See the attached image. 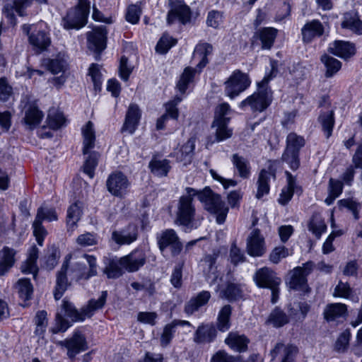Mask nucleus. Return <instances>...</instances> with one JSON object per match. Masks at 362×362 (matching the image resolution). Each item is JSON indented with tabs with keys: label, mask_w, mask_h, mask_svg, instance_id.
<instances>
[{
	"label": "nucleus",
	"mask_w": 362,
	"mask_h": 362,
	"mask_svg": "<svg viewBox=\"0 0 362 362\" xmlns=\"http://www.w3.org/2000/svg\"><path fill=\"white\" fill-rule=\"evenodd\" d=\"M186 194L182 195L177 203L175 223L182 226L184 231L189 233L197 229L200 225V218L197 217L196 208L193 203L194 197L197 190L192 187H186Z\"/></svg>",
	"instance_id": "1"
},
{
	"label": "nucleus",
	"mask_w": 362,
	"mask_h": 362,
	"mask_svg": "<svg viewBox=\"0 0 362 362\" xmlns=\"http://www.w3.org/2000/svg\"><path fill=\"white\" fill-rule=\"evenodd\" d=\"M277 72V62L271 61L270 73L257 83V90L240 103V107L243 109L249 106L252 112H262L265 110L272 101V91L268 87V83L276 76Z\"/></svg>",
	"instance_id": "2"
},
{
	"label": "nucleus",
	"mask_w": 362,
	"mask_h": 362,
	"mask_svg": "<svg viewBox=\"0 0 362 362\" xmlns=\"http://www.w3.org/2000/svg\"><path fill=\"white\" fill-rule=\"evenodd\" d=\"M73 262H69L71 265L70 272L72 279L78 281H88L91 277L98 274V265L95 257L87 254L81 255H71Z\"/></svg>",
	"instance_id": "3"
},
{
	"label": "nucleus",
	"mask_w": 362,
	"mask_h": 362,
	"mask_svg": "<svg viewBox=\"0 0 362 362\" xmlns=\"http://www.w3.org/2000/svg\"><path fill=\"white\" fill-rule=\"evenodd\" d=\"M197 196L203 204L204 209L216 216V222L218 224L223 223L228 212V208L221 199V196L214 193L209 187H205L202 191L197 190Z\"/></svg>",
	"instance_id": "4"
},
{
	"label": "nucleus",
	"mask_w": 362,
	"mask_h": 362,
	"mask_svg": "<svg viewBox=\"0 0 362 362\" xmlns=\"http://www.w3.org/2000/svg\"><path fill=\"white\" fill-rule=\"evenodd\" d=\"M107 297V292L106 291H103L98 300H90L88 305L83 308L81 311L76 310L71 303L64 300L62 310L64 311V315L71 318L73 322L83 321L86 318L93 316L96 310L104 306Z\"/></svg>",
	"instance_id": "5"
},
{
	"label": "nucleus",
	"mask_w": 362,
	"mask_h": 362,
	"mask_svg": "<svg viewBox=\"0 0 362 362\" xmlns=\"http://www.w3.org/2000/svg\"><path fill=\"white\" fill-rule=\"evenodd\" d=\"M90 2L88 0H79L78 4L70 9L62 19L66 29H79L87 23L90 12Z\"/></svg>",
	"instance_id": "6"
},
{
	"label": "nucleus",
	"mask_w": 362,
	"mask_h": 362,
	"mask_svg": "<svg viewBox=\"0 0 362 362\" xmlns=\"http://www.w3.org/2000/svg\"><path fill=\"white\" fill-rule=\"evenodd\" d=\"M314 263L308 261L301 267H296L288 274L287 284L293 290L300 291L305 293L310 292V288L308 285L307 276L312 272Z\"/></svg>",
	"instance_id": "7"
},
{
	"label": "nucleus",
	"mask_w": 362,
	"mask_h": 362,
	"mask_svg": "<svg viewBox=\"0 0 362 362\" xmlns=\"http://www.w3.org/2000/svg\"><path fill=\"white\" fill-rule=\"evenodd\" d=\"M250 83L248 75L237 69L224 83L225 93L230 99H233L245 90L250 86Z\"/></svg>",
	"instance_id": "8"
},
{
	"label": "nucleus",
	"mask_w": 362,
	"mask_h": 362,
	"mask_svg": "<svg viewBox=\"0 0 362 362\" xmlns=\"http://www.w3.org/2000/svg\"><path fill=\"white\" fill-rule=\"evenodd\" d=\"M23 33L28 37L29 43L33 49L42 52L47 49L51 44V39L49 33L43 30H37L34 25L24 24L22 26Z\"/></svg>",
	"instance_id": "9"
},
{
	"label": "nucleus",
	"mask_w": 362,
	"mask_h": 362,
	"mask_svg": "<svg viewBox=\"0 0 362 362\" xmlns=\"http://www.w3.org/2000/svg\"><path fill=\"white\" fill-rule=\"evenodd\" d=\"M57 214L54 208L47 206L38 208L35 219L33 223V234L40 245H42L44 238L47 235V230L42 226V221H57Z\"/></svg>",
	"instance_id": "10"
},
{
	"label": "nucleus",
	"mask_w": 362,
	"mask_h": 362,
	"mask_svg": "<svg viewBox=\"0 0 362 362\" xmlns=\"http://www.w3.org/2000/svg\"><path fill=\"white\" fill-rule=\"evenodd\" d=\"M158 245L159 250L163 252L164 250L170 247L172 257L179 255L182 250V243L177 233L173 229H166L157 236Z\"/></svg>",
	"instance_id": "11"
},
{
	"label": "nucleus",
	"mask_w": 362,
	"mask_h": 362,
	"mask_svg": "<svg viewBox=\"0 0 362 362\" xmlns=\"http://www.w3.org/2000/svg\"><path fill=\"white\" fill-rule=\"evenodd\" d=\"M169 4L171 7L167 16V22L169 25L173 23L176 19L183 25L190 22L192 11L183 0H169Z\"/></svg>",
	"instance_id": "12"
},
{
	"label": "nucleus",
	"mask_w": 362,
	"mask_h": 362,
	"mask_svg": "<svg viewBox=\"0 0 362 362\" xmlns=\"http://www.w3.org/2000/svg\"><path fill=\"white\" fill-rule=\"evenodd\" d=\"M58 344L67 349V356L71 359L88 349L85 336L78 330L74 332L71 337L59 341Z\"/></svg>",
	"instance_id": "13"
},
{
	"label": "nucleus",
	"mask_w": 362,
	"mask_h": 362,
	"mask_svg": "<svg viewBox=\"0 0 362 362\" xmlns=\"http://www.w3.org/2000/svg\"><path fill=\"white\" fill-rule=\"evenodd\" d=\"M106 185L111 194L122 197L127 193L130 183L126 175L121 172H116L109 175Z\"/></svg>",
	"instance_id": "14"
},
{
	"label": "nucleus",
	"mask_w": 362,
	"mask_h": 362,
	"mask_svg": "<svg viewBox=\"0 0 362 362\" xmlns=\"http://www.w3.org/2000/svg\"><path fill=\"white\" fill-rule=\"evenodd\" d=\"M247 252L252 257H261L266 252L264 238L259 229H254L247 238Z\"/></svg>",
	"instance_id": "15"
},
{
	"label": "nucleus",
	"mask_w": 362,
	"mask_h": 362,
	"mask_svg": "<svg viewBox=\"0 0 362 362\" xmlns=\"http://www.w3.org/2000/svg\"><path fill=\"white\" fill-rule=\"evenodd\" d=\"M71 258V254L66 256L60 270L57 274L56 286L54 292V296L57 300L62 297L64 293L71 285L67 278V271L69 267Z\"/></svg>",
	"instance_id": "16"
},
{
	"label": "nucleus",
	"mask_w": 362,
	"mask_h": 362,
	"mask_svg": "<svg viewBox=\"0 0 362 362\" xmlns=\"http://www.w3.org/2000/svg\"><path fill=\"white\" fill-rule=\"evenodd\" d=\"M88 47L96 52H100L106 47V27L101 25L93 28L87 33Z\"/></svg>",
	"instance_id": "17"
},
{
	"label": "nucleus",
	"mask_w": 362,
	"mask_h": 362,
	"mask_svg": "<svg viewBox=\"0 0 362 362\" xmlns=\"http://www.w3.org/2000/svg\"><path fill=\"white\" fill-rule=\"evenodd\" d=\"M146 261L145 252L141 250H134L122 257L123 267L129 272H135L143 267Z\"/></svg>",
	"instance_id": "18"
},
{
	"label": "nucleus",
	"mask_w": 362,
	"mask_h": 362,
	"mask_svg": "<svg viewBox=\"0 0 362 362\" xmlns=\"http://www.w3.org/2000/svg\"><path fill=\"white\" fill-rule=\"evenodd\" d=\"M254 279L259 287L269 288L279 286L281 279L272 269L264 267L257 271Z\"/></svg>",
	"instance_id": "19"
},
{
	"label": "nucleus",
	"mask_w": 362,
	"mask_h": 362,
	"mask_svg": "<svg viewBox=\"0 0 362 362\" xmlns=\"http://www.w3.org/2000/svg\"><path fill=\"white\" fill-rule=\"evenodd\" d=\"M325 32L322 23L318 20L307 22L301 29L303 41L305 43L311 42L315 37H321Z\"/></svg>",
	"instance_id": "20"
},
{
	"label": "nucleus",
	"mask_w": 362,
	"mask_h": 362,
	"mask_svg": "<svg viewBox=\"0 0 362 362\" xmlns=\"http://www.w3.org/2000/svg\"><path fill=\"white\" fill-rule=\"evenodd\" d=\"M277 33L278 30L274 28H260L254 33L252 45L254 44V40H259L262 49H270L274 43Z\"/></svg>",
	"instance_id": "21"
},
{
	"label": "nucleus",
	"mask_w": 362,
	"mask_h": 362,
	"mask_svg": "<svg viewBox=\"0 0 362 362\" xmlns=\"http://www.w3.org/2000/svg\"><path fill=\"white\" fill-rule=\"evenodd\" d=\"M138 237V228L136 225L129 224L119 231L115 230L112 233V239L118 245H129Z\"/></svg>",
	"instance_id": "22"
},
{
	"label": "nucleus",
	"mask_w": 362,
	"mask_h": 362,
	"mask_svg": "<svg viewBox=\"0 0 362 362\" xmlns=\"http://www.w3.org/2000/svg\"><path fill=\"white\" fill-rule=\"evenodd\" d=\"M216 328L213 324H202L194 332L193 339L197 344H209L216 339Z\"/></svg>",
	"instance_id": "23"
},
{
	"label": "nucleus",
	"mask_w": 362,
	"mask_h": 362,
	"mask_svg": "<svg viewBox=\"0 0 362 362\" xmlns=\"http://www.w3.org/2000/svg\"><path fill=\"white\" fill-rule=\"evenodd\" d=\"M211 298V293L207 291L199 292L196 296L191 298L184 307V312L191 315L198 311L200 308L206 305Z\"/></svg>",
	"instance_id": "24"
},
{
	"label": "nucleus",
	"mask_w": 362,
	"mask_h": 362,
	"mask_svg": "<svg viewBox=\"0 0 362 362\" xmlns=\"http://www.w3.org/2000/svg\"><path fill=\"white\" fill-rule=\"evenodd\" d=\"M140 117L141 112L138 105L135 104L130 105L126 113L122 131L133 134L138 126Z\"/></svg>",
	"instance_id": "25"
},
{
	"label": "nucleus",
	"mask_w": 362,
	"mask_h": 362,
	"mask_svg": "<svg viewBox=\"0 0 362 362\" xmlns=\"http://www.w3.org/2000/svg\"><path fill=\"white\" fill-rule=\"evenodd\" d=\"M16 253V250L7 246L0 250V276L6 274L13 267Z\"/></svg>",
	"instance_id": "26"
},
{
	"label": "nucleus",
	"mask_w": 362,
	"mask_h": 362,
	"mask_svg": "<svg viewBox=\"0 0 362 362\" xmlns=\"http://www.w3.org/2000/svg\"><path fill=\"white\" fill-rule=\"evenodd\" d=\"M328 51L341 58L348 59L354 55L355 47L349 42L336 40L330 45Z\"/></svg>",
	"instance_id": "27"
},
{
	"label": "nucleus",
	"mask_w": 362,
	"mask_h": 362,
	"mask_svg": "<svg viewBox=\"0 0 362 362\" xmlns=\"http://www.w3.org/2000/svg\"><path fill=\"white\" fill-rule=\"evenodd\" d=\"M283 350V357L281 362H294L295 358L298 352V349L293 344L284 345L283 343H277L274 348L271 351L272 359H274L280 351Z\"/></svg>",
	"instance_id": "28"
},
{
	"label": "nucleus",
	"mask_w": 362,
	"mask_h": 362,
	"mask_svg": "<svg viewBox=\"0 0 362 362\" xmlns=\"http://www.w3.org/2000/svg\"><path fill=\"white\" fill-rule=\"evenodd\" d=\"M271 178H273L274 180L276 179V174L274 171H268L264 169L260 171L257 182V199H259L263 196L269 194L270 189L269 181Z\"/></svg>",
	"instance_id": "29"
},
{
	"label": "nucleus",
	"mask_w": 362,
	"mask_h": 362,
	"mask_svg": "<svg viewBox=\"0 0 362 362\" xmlns=\"http://www.w3.org/2000/svg\"><path fill=\"white\" fill-rule=\"evenodd\" d=\"M39 250L36 246H33L28 252L27 259L21 264V269L24 274H33L35 279L37 276L38 267L37 266V259L38 258Z\"/></svg>",
	"instance_id": "30"
},
{
	"label": "nucleus",
	"mask_w": 362,
	"mask_h": 362,
	"mask_svg": "<svg viewBox=\"0 0 362 362\" xmlns=\"http://www.w3.org/2000/svg\"><path fill=\"white\" fill-rule=\"evenodd\" d=\"M225 343L233 350L243 352L247 350L249 339L243 334L230 332L225 339Z\"/></svg>",
	"instance_id": "31"
},
{
	"label": "nucleus",
	"mask_w": 362,
	"mask_h": 362,
	"mask_svg": "<svg viewBox=\"0 0 362 362\" xmlns=\"http://www.w3.org/2000/svg\"><path fill=\"white\" fill-rule=\"evenodd\" d=\"M232 163L238 173L243 179H247L251 174V167L248 160L238 153L233 154Z\"/></svg>",
	"instance_id": "32"
},
{
	"label": "nucleus",
	"mask_w": 362,
	"mask_h": 362,
	"mask_svg": "<svg viewBox=\"0 0 362 362\" xmlns=\"http://www.w3.org/2000/svg\"><path fill=\"white\" fill-rule=\"evenodd\" d=\"M195 148V140L190 138L180 148L174 152V156L177 160L183 162L185 165L191 162L192 153Z\"/></svg>",
	"instance_id": "33"
},
{
	"label": "nucleus",
	"mask_w": 362,
	"mask_h": 362,
	"mask_svg": "<svg viewBox=\"0 0 362 362\" xmlns=\"http://www.w3.org/2000/svg\"><path fill=\"white\" fill-rule=\"evenodd\" d=\"M285 174L287 179V186L282 189L278 199L279 203L283 206L288 203L293 197L295 189H298L296 178L288 171H286Z\"/></svg>",
	"instance_id": "34"
},
{
	"label": "nucleus",
	"mask_w": 362,
	"mask_h": 362,
	"mask_svg": "<svg viewBox=\"0 0 362 362\" xmlns=\"http://www.w3.org/2000/svg\"><path fill=\"white\" fill-rule=\"evenodd\" d=\"M309 310L310 305L307 303H293V304H290L288 307V316L296 322L303 321L305 318Z\"/></svg>",
	"instance_id": "35"
},
{
	"label": "nucleus",
	"mask_w": 362,
	"mask_h": 362,
	"mask_svg": "<svg viewBox=\"0 0 362 362\" xmlns=\"http://www.w3.org/2000/svg\"><path fill=\"white\" fill-rule=\"evenodd\" d=\"M44 115L42 111L38 109L35 103H29L25 112L24 120L30 128H33L38 125Z\"/></svg>",
	"instance_id": "36"
},
{
	"label": "nucleus",
	"mask_w": 362,
	"mask_h": 362,
	"mask_svg": "<svg viewBox=\"0 0 362 362\" xmlns=\"http://www.w3.org/2000/svg\"><path fill=\"white\" fill-rule=\"evenodd\" d=\"M81 131L83 138V153L86 155L95 146V136L93 122L88 121L86 125L82 127Z\"/></svg>",
	"instance_id": "37"
},
{
	"label": "nucleus",
	"mask_w": 362,
	"mask_h": 362,
	"mask_svg": "<svg viewBox=\"0 0 362 362\" xmlns=\"http://www.w3.org/2000/svg\"><path fill=\"white\" fill-rule=\"evenodd\" d=\"M346 313V305L340 303L329 304L324 310V316L327 321H333L344 317Z\"/></svg>",
	"instance_id": "38"
},
{
	"label": "nucleus",
	"mask_w": 362,
	"mask_h": 362,
	"mask_svg": "<svg viewBox=\"0 0 362 362\" xmlns=\"http://www.w3.org/2000/svg\"><path fill=\"white\" fill-rule=\"evenodd\" d=\"M124 267L122 262V257L119 259H109L103 270L105 274L108 279H117L121 276L123 273Z\"/></svg>",
	"instance_id": "39"
},
{
	"label": "nucleus",
	"mask_w": 362,
	"mask_h": 362,
	"mask_svg": "<svg viewBox=\"0 0 362 362\" xmlns=\"http://www.w3.org/2000/svg\"><path fill=\"white\" fill-rule=\"evenodd\" d=\"M342 28H348L358 35L362 34V21L356 13H346L341 23Z\"/></svg>",
	"instance_id": "40"
},
{
	"label": "nucleus",
	"mask_w": 362,
	"mask_h": 362,
	"mask_svg": "<svg viewBox=\"0 0 362 362\" xmlns=\"http://www.w3.org/2000/svg\"><path fill=\"white\" fill-rule=\"evenodd\" d=\"M220 296L230 301L237 300L243 298V291L240 284L228 283L225 289H223Z\"/></svg>",
	"instance_id": "41"
},
{
	"label": "nucleus",
	"mask_w": 362,
	"mask_h": 362,
	"mask_svg": "<svg viewBox=\"0 0 362 362\" xmlns=\"http://www.w3.org/2000/svg\"><path fill=\"white\" fill-rule=\"evenodd\" d=\"M318 121L327 138H329L332 135L334 124V110H330L326 112H322L318 117Z\"/></svg>",
	"instance_id": "42"
},
{
	"label": "nucleus",
	"mask_w": 362,
	"mask_h": 362,
	"mask_svg": "<svg viewBox=\"0 0 362 362\" xmlns=\"http://www.w3.org/2000/svg\"><path fill=\"white\" fill-rule=\"evenodd\" d=\"M213 52V47L211 44L207 42L199 43L194 49V55L199 56L201 59L197 66L199 69L204 67L208 63L209 60L207 57L211 55Z\"/></svg>",
	"instance_id": "43"
},
{
	"label": "nucleus",
	"mask_w": 362,
	"mask_h": 362,
	"mask_svg": "<svg viewBox=\"0 0 362 362\" xmlns=\"http://www.w3.org/2000/svg\"><path fill=\"white\" fill-rule=\"evenodd\" d=\"M232 308L229 305H224L220 310L217 318V328L221 332H226L230 327V318Z\"/></svg>",
	"instance_id": "44"
},
{
	"label": "nucleus",
	"mask_w": 362,
	"mask_h": 362,
	"mask_svg": "<svg viewBox=\"0 0 362 362\" xmlns=\"http://www.w3.org/2000/svg\"><path fill=\"white\" fill-rule=\"evenodd\" d=\"M267 323L274 327H281L289 322V317L280 308H274L270 313Z\"/></svg>",
	"instance_id": "45"
},
{
	"label": "nucleus",
	"mask_w": 362,
	"mask_h": 362,
	"mask_svg": "<svg viewBox=\"0 0 362 362\" xmlns=\"http://www.w3.org/2000/svg\"><path fill=\"white\" fill-rule=\"evenodd\" d=\"M321 62L326 67L325 76L327 78L332 77L341 67L340 61L327 54L321 57Z\"/></svg>",
	"instance_id": "46"
},
{
	"label": "nucleus",
	"mask_w": 362,
	"mask_h": 362,
	"mask_svg": "<svg viewBox=\"0 0 362 362\" xmlns=\"http://www.w3.org/2000/svg\"><path fill=\"white\" fill-rule=\"evenodd\" d=\"M47 69L54 74L64 71L66 66V60L64 55L58 54L54 59H48L45 62Z\"/></svg>",
	"instance_id": "47"
},
{
	"label": "nucleus",
	"mask_w": 362,
	"mask_h": 362,
	"mask_svg": "<svg viewBox=\"0 0 362 362\" xmlns=\"http://www.w3.org/2000/svg\"><path fill=\"white\" fill-rule=\"evenodd\" d=\"M229 122L223 120H214L212 124L213 127H216V140L221 141L230 138L232 136V129L228 127Z\"/></svg>",
	"instance_id": "48"
},
{
	"label": "nucleus",
	"mask_w": 362,
	"mask_h": 362,
	"mask_svg": "<svg viewBox=\"0 0 362 362\" xmlns=\"http://www.w3.org/2000/svg\"><path fill=\"white\" fill-rule=\"evenodd\" d=\"M16 288L21 298L28 300L31 298L33 287L29 279H21L18 281Z\"/></svg>",
	"instance_id": "49"
},
{
	"label": "nucleus",
	"mask_w": 362,
	"mask_h": 362,
	"mask_svg": "<svg viewBox=\"0 0 362 362\" xmlns=\"http://www.w3.org/2000/svg\"><path fill=\"white\" fill-rule=\"evenodd\" d=\"M81 214V206L79 202H76L69 207L66 217V223L69 228H74L79 221Z\"/></svg>",
	"instance_id": "50"
},
{
	"label": "nucleus",
	"mask_w": 362,
	"mask_h": 362,
	"mask_svg": "<svg viewBox=\"0 0 362 362\" xmlns=\"http://www.w3.org/2000/svg\"><path fill=\"white\" fill-rule=\"evenodd\" d=\"M149 168L154 175L159 177H163L167 175L170 166L169 165V161L166 159H153L150 162Z\"/></svg>",
	"instance_id": "51"
},
{
	"label": "nucleus",
	"mask_w": 362,
	"mask_h": 362,
	"mask_svg": "<svg viewBox=\"0 0 362 362\" xmlns=\"http://www.w3.org/2000/svg\"><path fill=\"white\" fill-rule=\"evenodd\" d=\"M305 145V139L303 136L297 135L294 132L288 134L286 137V151H300Z\"/></svg>",
	"instance_id": "52"
},
{
	"label": "nucleus",
	"mask_w": 362,
	"mask_h": 362,
	"mask_svg": "<svg viewBox=\"0 0 362 362\" xmlns=\"http://www.w3.org/2000/svg\"><path fill=\"white\" fill-rule=\"evenodd\" d=\"M326 229L327 225L320 217L313 216L311 218L308 223V230L311 231L317 239L320 238L322 234L326 231Z\"/></svg>",
	"instance_id": "53"
},
{
	"label": "nucleus",
	"mask_w": 362,
	"mask_h": 362,
	"mask_svg": "<svg viewBox=\"0 0 362 362\" xmlns=\"http://www.w3.org/2000/svg\"><path fill=\"white\" fill-rule=\"evenodd\" d=\"M47 122L49 128L58 129L65 123V118L60 112L50 111L47 116Z\"/></svg>",
	"instance_id": "54"
},
{
	"label": "nucleus",
	"mask_w": 362,
	"mask_h": 362,
	"mask_svg": "<svg viewBox=\"0 0 362 362\" xmlns=\"http://www.w3.org/2000/svg\"><path fill=\"white\" fill-rule=\"evenodd\" d=\"M177 40L168 35H163L158 42L156 50L160 54H165L175 44Z\"/></svg>",
	"instance_id": "55"
},
{
	"label": "nucleus",
	"mask_w": 362,
	"mask_h": 362,
	"mask_svg": "<svg viewBox=\"0 0 362 362\" xmlns=\"http://www.w3.org/2000/svg\"><path fill=\"white\" fill-rule=\"evenodd\" d=\"M281 158L293 170H297L300 165L298 152L285 150Z\"/></svg>",
	"instance_id": "56"
},
{
	"label": "nucleus",
	"mask_w": 362,
	"mask_h": 362,
	"mask_svg": "<svg viewBox=\"0 0 362 362\" xmlns=\"http://www.w3.org/2000/svg\"><path fill=\"white\" fill-rule=\"evenodd\" d=\"M98 158L99 154L96 152H93L88 156V157L86 159V161L84 163L83 171L90 178H92L94 175V170L98 165Z\"/></svg>",
	"instance_id": "57"
},
{
	"label": "nucleus",
	"mask_w": 362,
	"mask_h": 362,
	"mask_svg": "<svg viewBox=\"0 0 362 362\" xmlns=\"http://www.w3.org/2000/svg\"><path fill=\"white\" fill-rule=\"evenodd\" d=\"M289 255L288 249L285 246H278L274 247L269 254V259L273 264H278L282 259Z\"/></svg>",
	"instance_id": "58"
},
{
	"label": "nucleus",
	"mask_w": 362,
	"mask_h": 362,
	"mask_svg": "<svg viewBox=\"0 0 362 362\" xmlns=\"http://www.w3.org/2000/svg\"><path fill=\"white\" fill-rule=\"evenodd\" d=\"M194 71L189 67H187L184 70V72L177 85V88L181 93H184L185 92L189 83L192 81L194 77Z\"/></svg>",
	"instance_id": "59"
},
{
	"label": "nucleus",
	"mask_w": 362,
	"mask_h": 362,
	"mask_svg": "<svg viewBox=\"0 0 362 362\" xmlns=\"http://www.w3.org/2000/svg\"><path fill=\"white\" fill-rule=\"evenodd\" d=\"M223 13L222 11L211 10L207 14L206 25L209 27L217 28L222 23Z\"/></svg>",
	"instance_id": "60"
},
{
	"label": "nucleus",
	"mask_w": 362,
	"mask_h": 362,
	"mask_svg": "<svg viewBox=\"0 0 362 362\" xmlns=\"http://www.w3.org/2000/svg\"><path fill=\"white\" fill-rule=\"evenodd\" d=\"M184 267V262L179 263L176 265L173 271L170 276V283L177 288H180L182 284V268Z\"/></svg>",
	"instance_id": "61"
},
{
	"label": "nucleus",
	"mask_w": 362,
	"mask_h": 362,
	"mask_svg": "<svg viewBox=\"0 0 362 362\" xmlns=\"http://www.w3.org/2000/svg\"><path fill=\"white\" fill-rule=\"evenodd\" d=\"M13 93V88L6 77L0 78V100L7 101Z\"/></svg>",
	"instance_id": "62"
},
{
	"label": "nucleus",
	"mask_w": 362,
	"mask_h": 362,
	"mask_svg": "<svg viewBox=\"0 0 362 362\" xmlns=\"http://www.w3.org/2000/svg\"><path fill=\"white\" fill-rule=\"evenodd\" d=\"M351 333L349 330L343 332L335 343V349L338 352H344L349 344Z\"/></svg>",
	"instance_id": "63"
},
{
	"label": "nucleus",
	"mask_w": 362,
	"mask_h": 362,
	"mask_svg": "<svg viewBox=\"0 0 362 362\" xmlns=\"http://www.w3.org/2000/svg\"><path fill=\"white\" fill-rule=\"evenodd\" d=\"M175 332V328L171 323L166 325L160 337V345L163 347L167 346L173 338Z\"/></svg>",
	"instance_id": "64"
}]
</instances>
